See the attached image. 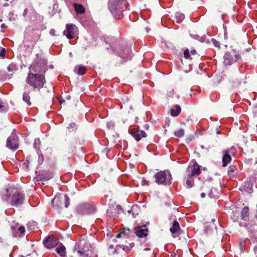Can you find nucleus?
I'll use <instances>...</instances> for the list:
<instances>
[{"label":"nucleus","instance_id":"49530a36","mask_svg":"<svg viewBox=\"0 0 257 257\" xmlns=\"http://www.w3.org/2000/svg\"><path fill=\"white\" fill-rule=\"evenodd\" d=\"M204 146H198V147L195 148V151H197L198 152L200 151L201 149H204Z\"/></svg>","mask_w":257,"mask_h":257},{"label":"nucleus","instance_id":"2f4dec72","mask_svg":"<svg viewBox=\"0 0 257 257\" xmlns=\"http://www.w3.org/2000/svg\"><path fill=\"white\" fill-rule=\"evenodd\" d=\"M185 132L183 128H179L174 132V135L178 138H181L184 136Z\"/></svg>","mask_w":257,"mask_h":257},{"label":"nucleus","instance_id":"b1692460","mask_svg":"<svg viewBox=\"0 0 257 257\" xmlns=\"http://www.w3.org/2000/svg\"><path fill=\"white\" fill-rule=\"evenodd\" d=\"M171 114L173 116H178L181 111V108L179 105H176L174 107L170 110Z\"/></svg>","mask_w":257,"mask_h":257},{"label":"nucleus","instance_id":"774afa93","mask_svg":"<svg viewBox=\"0 0 257 257\" xmlns=\"http://www.w3.org/2000/svg\"><path fill=\"white\" fill-rule=\"evenodd\" d=\"M257 111V107H256L254 109V111Z\"/></svg>","mask_w":257,"mask_h":257},{"label":"nucleus","instance_id":"e433bc0d","mask_svg":"<svg viewBox=\"0 0 257 257\" xmlns=\"http://www.w3.org/2000/svg\"><path fill=\"white\" fill-rule=\"evenodd\" d=\"M8 17L11 21H15L17 19V16L15 15L13 12H10Z\"/></svg>","mask_w":257,"mask_h":257},{"label":"nucleus","instance_id":"69168bd1","mask_svg":"<svg viewBox=\"0 0 257 257\" xmlns=\"http://www.w3.org/2000/svg\"><path fill=\"white\" fill-rule=\"evenodd\" d=\"M9 6V4H4V6L5 7H7V6Z\"/></svg>","mask_w":257,"mask_h":257},{"label":"nucleus","instance_id":"09e8293b","mask_svg":"<svg viewBox=\"0 0 257 257\" xmlns=\"http://www.w3.org/2000/svg\"><path fill=\"white\" fill-rule=\"evenodd\" d=\"M140 134L141 135V137H142L143 138H145L147 136L146 133L144 131H141L140 132Z\"/></svg>","mask_w":257,"mask_h":257},{"label":"nucleus","instance_id":"412c9836","mask_svg":"<svg viewBox=\"0 0 257 257\" xmlns=\"http://www.w3.org/2000/svg\"><path fill=\"white\" fill-rule=\"evenodd\" d=\"M210 187H209L207 190H205L207 192L209 197L211 198L216 199L219 197V193L217 190L215 188H211L209 190Z\"/></svg>","mask_w":257,"mask_h":257},{"label":"nucleus","instance_id":"dca6fc26","mask_svg":"<svg viewBox=\"0 0 257 257\" xmlns=\"http://www.w3.org/2000/svg\"><path fill=\"white\" fill-rule=\"evenodd\" d=\"M19 137L15 130H14L11 136L8 138L7 145H18Z\"/></svg>","mask_w":257,"mask_h":257},{"label":"nucleus","instance_id":"bf43d9fd","mask_svg":"<svg viewBox=\"0 0 257 257\" xmlns=\"http://www.w3.org/2000/svg\"><path fill=\"white\" fill-rule=\"evenodd\" d=\"M112 254H114L115 253H118L117 249L116 248L114 249L113 251H112Z\"/></svg>","mask_w":257,"mask_h":257},{"label":"nucleus","instance_id":"c85d7f7f","mask_svg":"<svg viewBox=\"0 0 257 257\" xmlns=\"http://www.w3.org/2000/svg\"><path fill=\"white\" fill-rule=\"evenodd\" d=\"M7 70L10 72L14 73L18 70V67L16 64L13 63L8 66Z\"/></svg>","mask_w":257,"mask_h":257},{"label":"nucleus","instance_id":"a18cd8bd","mask_svg":"<svg viewBox=\"0 0 257 257\" xmlns=\"http://www.w3.org/2000/svg\"><path fill=\"white\" fill-rule=\"evenodd\" d=\"M107 126L109 129L113 128L114 124L112 122H109L107 123Z\"/></svg>","mask_w":257,"mask_h":257},{"label":"nucleus","instance_id":"c756f323","mask_svg":"<svg viewBox=\"0 0 257 257\" xmlns=\"http://www.w3.org/2000/svg\"><path fill=\"white\" fill-rule=\"evenodd\" d=\"M35 148L37 150V153L39 156L38 162L40 164H42L44 162V156L40 149H38L37 146H34Z\"/></svg>","mask_w":257,"mask_h":257},{"label":"nucleus","instance_id":"a19ab883","mask_svg":"<svg viewBox=\"0 0 257 257\" xmlns=\"http://www.w3.org/2000/svg\"><path fill=\"white\" fill-rule=\"evenodd\" d=\"M7 147L13 151H15L19 148V146H7Z\"/></svg>","mask_w":257,"mask_h":257},{"label":"nucleus","instance_id":"052dcab7","mask_svg":"<svg viewBox=\"0 0 257 257\" xmlns=\"http://www.w3.org/2000/svg\"><path fill=\"white\" fill-rule=\"evenodd\" d=\"M108 248H109V249H114V245H112V244H110V245H109Z\"/></svg>","mask_w":257,"mask_h":257},{"label":"nucleus","instance_id":"ea45409f","mask_svg":"<svg viewBox=\"0 0 257 257\" xmlns=\"http://www.w3.org/2000/svg\"><path fill=\"white\" fill-rule=\"evenodd\" d=\"M193 140H194V137L193 135H189L186 138V142L187 144H189L191 143Z\"/></svg>","mask_w":257,"mask_h":257},{"label":"nucleus","instance_id":"37998d69","mask_svg":"<svg viewBox=\"0 0 257 257\" xmlns=\"http://www.w3.org/2000/svg\"><path fill=\"white\" fill-rule=\"evenodd\" d=\"M212 43L213 44H214V45L216 47H219V42L217 41L215 39H212Z\"/></svg>","mask_w":257,"mask_h":257},{"label":"nucleus","instance_id":"f3484780","mask_svg":"<svg viewBox=\"0 0 257 257\" xmlns=\"http://www.w3.org/2000/svg\"><path fill=\"white\" fill-rule=\"evenodd\" d=\"M136 230L137 235L140 237H144L148 235V230L145 225L137 227Z\"/></svg>","mask_w":257,"mask_h":257},{"label":"nucleus","instance_id":"6e6d98bb","mask_svg":"<svg viewBox=\"0 0 257 257\" xmlns=\"http://www.w3.org/2000/svg\"><path fill=\"white\" fill-rule=\"evenodd\" d=\"M128 165L129 167L131 169H134L135 168V165L132 163H129Z\"/></svg>","mask_w":257,"mask_h":257},{"label":"nucleus","instance_id":"c9c22d12","mask_svg":"<svg viewBox=\"0 0 257 257\" xmlns=\"http://www.w3.org/2000/svg\"><path fill=\"white\" fill-rule=\"evenodd\" d=\"M245 242L243 240H240L238 243V247L239 248V250L240 251V252H242L244 251L245 249Z\"/></svg>","mask_w":257,"mask_h":257},{"label":"nucleus","instance_id":"7ed1b4c3","mask_svg":"<svg viewBox=\"0 0 257 257\" xmlns=\"http://www.w3.org/2000/svg\"><path fill=\"white\" fill-rule=\"evenodd\" d=\"M126 0H109L108 9L111 14L116 15L126 9Z\"/></svg>","mask_w":257,"mask_h":257},{"label":"nucleus","instance_id":"473e14b6","mask_svg":"<svg viewBox=\"0 0 257 257\" xmlns=\"http://www.w3.org/2000/svg\"><path fill=\"white\" fill-rule=\"evenodd\" d=\"M131 134L137 142L139 141L141 139V135L139 131H132Z\"/></svg>","mask_w":257,"mask_h":257},{"label":"nucleus","instance_id":"f03ea898","mask_svg":"<svg viewBox=\"0 0 257 257\" xmlns=\"http://www.w3.org/2000/svg\"><path fill=\"white\" fill-rule=\"evenodd\" d=\"M74 250L80 257H91L92 253L91 244L84 238L80 239L76 242Z\"/></svg>","mask_w":257,"mask_h":257},{"label":"nucleus","instance_id":"5fc2aeb1","mask_svg":"<svg viewBox=\"0 0 257 257\" xmlns=\"http://www.w3.org/2000/svg\"><path fill=\"white\" fill-rule=\"evenodd\" d=\"M216 134L218 135V134H222V133H221V131L219 128H216Z\"/></svg>","mask_w":257,"mask_h":257},{"label":"nucleus","instance_id":"4be33fe9","mask_svg":"<svg viewBox=\"0 0 257 257\" xmlns=\"http://www.w3.org/2000/svg\"><path fill=\"white\" fill-rule=\"evenodd\" d=\"M27 88L28 86H25V91L23 93V99L24 101L26 102L29 106H30L31 104L30 102V97L29 96L30 91L27 90Z\"/></svg>","mask_w":257,"mask_h":257},{"label":"nucleus","instance_id":"a878e982","mask_svg":"<svg viewBox=\"0 0 257 257\" xmlns=\"http://www.w3.org/2000/svg\"><path fill=\"white\" fill-rule=\"evenodd\" d=\"M86 68L82 65L77 66L75 68V72L78 75H83L86 72Z\"/></svg>","mask_w":257,"mask_h":257},{"label":"nucleus","instance_id":"f8f14e48","mask_svg":"<svg viewBox=\"0 0 257 257\" xmlns=\"http://www.w3.org/2000/svg\"><path fill=\"white\" fill-rule=\"evenodd\" d=\"M58 243V240L55 238L53 235L48 236L43 241L44 245L48 248H51L56 246Z\"/></svg>","mask_w":257,"mask_h":257},{"label":"nucleus","instance_id":"603ef678","mask_svg":"<svg viewBox=\"0 0 257 257\" xmlns=\"http://www.w3.org/2000/svg\"><path fill=\"white\" fill-rule=\"evenodd\" d=\"M123 249L125 250L127 253H128L130 251V248L125 246L123 247Z\"/></svg>","mask_w":257,"mask_h":257},{"label":"nucleus","instance_id":"e2e57ef3","mask_svg":"<svg viewBox=\"0 0 257 257\" xmlns=\"http://www.w3.org/2000/svg\"><path fill=\"white\" fill-rule=\"evenodd\" d=\"M191 53L192 55H194L196 53V51L195 50H194L191 51Z\"/></svg>","mask_w":257,"mask_h":257},{"label":"nucleus","instance_id":"338daca9","mask_svg":"<svg viewBox=\"0 0 257 257\" xmlns=\"http://www.w3.org/2000/svg\"><path fill=\"white\" fill-rule=\"evenodd\" d=\"M8 198H9V196H6V200H7Z\"/></svg>","mask_w":257,"mask_h":257},{"label":"nucleus","instance_id":"7c9ffc66","mask_svg":"<svg viewBox=\"0 0 257 257\" xmlns=\"http://www.w3.org/2000/svg\"><path fill=\"white\" fill-rule=\"evenodd\" d=\"M185 16L183 14L177 13L176 14V19L177 23H181L184 19Z\"/></svg>","mask_w":257,"mask_h":257},{"label":"nucleus","instance_id":"2eb2a0df","mask_svg":"<svg viewBox=\"0 0 257 257\" xmlns=\"http://www.w3.org/2000/svg\"><path fill=\"white\" fill-rule=\"evenodd\" d=\"M36 15V12L34 9L31 7L26 8L23 13V16L30 20H32L33 18H35Z\"/></svg>","mask_w":257,"mask_h":257},{"label":"nucleus","instance_id":"aec40b11","mask_svg":"<svg viewBox=\"0 0 257 257\" xmlns=\"http://www.w3.org/2000/svg\"><path fill=\"white\" fill-rule=\"evenodd\" d=\"M73 8L78 15H81L85 13V9L81 4H79L77 3H74L73 4Z\"/></svg>","mask_w":257,"mask_h":257},{"label":"nucleus","instance_id":"0e129e2a","mask_svg":"<svg viewBox=\"0 0 257 257\" xmlns=\"http://www.w3.org/2000/svg\"><path fill=\"white\" fill-rule=\"evenodd\" d=\"M206 187V185L205 184H203V186L202 187V189H204Z\"/></svg>","mask_w":257,"mask_h":257},{"label":"nucleus","instance_id":"39448f33","mask_svg":"<svg viewBox=\"0 0 257 257\" xmlns=\"http://www.w3.org/2000/svg\"><path fill=\"white\" fill-rule=\"evenodd\" d=\"M155 181L158 184H164L165 185L171 184V175L168 173L167 175L165 171H161L155 175Z\"/></svg>","mask_w":257,"mask_h":257},{"label":"nucleus","instance_id":"de8ad7c7","mask_svg":"<svg viewBox=\"0 0 257 257\" xmlns=\"http://www.w3.org/2000/svg\"><path fill=\"white\" fill-rule=\"evenodd\" d=\"M5 54H6V50L5 49H3L0 52V56L4 57L5 56Z\"/></svg>","mask_w":257,"mask_h":257},{"label":"nucleus","instance_id":"680f3d73","mask_svg":"<svg viewBox=\"0 0 257 257\" xmlns=\"http://www.w3.org/2000/svg\"><path fill=\"white\" fill-rule=\"evenodd\" d=\"M206 196V193H202L201 194V197L203 198H204Z\"/></svg>","mask_w":257,"mask_h":257},{"label":"nucleus","instance_id":"4c0bfd02","mask_svg":"<svg viewBox=\"0 0 257 257\" xmlns=\"http://www.w3.org/2000/svg\"><path fill=\"white\" fill-rule=\"evenodd\" d=\"M184 57L186 58V59H191V58L190 57V52H189V51L188 49H186L185 50H184Z\"/></svg>","mask_w":257,"mask_h":257},{"label":"nucleus","instance_id":"393cba45","mask_svg":"<svg viewBox=\"0 0 257 257\" xmlns=\"http://www.w3.org/2000/svg\"><path fill=\"white\" fill-rule=\"evenodd\" d=\"M193 177V176H190V175L188 173L186 180V186L188 188H190L193 186L194 179Z\"/></svg>","mask_w":257,"mask_h":257},{"label":"nucleus","instance_id":"4468645a","mask_svg":"<svg viewBox=\"0 0 257 257\" xmlns=\"http://www.w3.org/2000/svg\"><path fill=\"white\" fill-rule=\"evenodd\" d=\"M11 228L15 236L23 235L25 232V227L23 226H20L19 224L12 225Z\"/></svg>","mask_w":257,"mask_h":257},{"label":"nucleus","instance_id":"20e7f679","mask_svg":"<svg viewBox=\"0 0 257 257\" xmlns=\"http://www.w3.org/2000/svg\"><path fill=\"white\" fill-rule=\"evenodd\" d=\"M46 69V63L44 59H36L30 67L29 72L44 74Z\"/></svg>","mask_w":257,"mask_h":257},{"label":"nucleus","instance_id":"6e6552de","mask_svg":"<svg viewBox=\"0 0 257 257\" xmlns=\"http://www.w3.org/2000/svg\"><path fill=\"white\" fill-rule=\"evenodd\" d=\"M52 203L59 208H67L70 204V199L67 195L64 196H55L52 200Z\"/></svg>","mask_w":257,"mask_h":257},{"label":"nucleus","instance_id":"13d9d810","mask_svg":"<svg viewBox=\"0 0 257 257\" xmlns=\"http://www.w3.org/2000/svg\"><path fill=\"white\" fill-rule=\"evenodd\" d=\"M50 33L51 35L54 36L55 35V30H51Z\"/></svg>","mask_w":257,"mask_h":257},{"label":"nucleus","instance_id":"58836bf2","mask_svg":"<svg viewBox=\"0 0 257 257\" xmlns=\"http://www.w3.org/2000/svg\"><path fill=\"white\" fill-rule=\"evenodd\" d=\"M127 55H123V54H119V56L121 58H122L123 59H125L126 60H130L131 59V56H128V54H129V51L128 50H127Z\"/></svg>","mask_w":257,"mask_h":257},{"label":"nucleus","instance_id":"5701e85b","mask_svg":"<svg viewBox=\"0 0 257 257\" xmlns=\"http://www.w3.org/2000/svg\"><path fill=\"white\" fill-rule=\"evenodd\" d=\"M249 215V208L245 206L241 210L240 217L242 220H246Z\"/></svg>","mask_w":257,"mask_h":257},{"label":"nucleus","instance_id":"423d86ee","mask_svg":"<svg viewBox=\"0 0 257 257\" xmlns=\"http://www.w3.org/2000/svg\"><path fill=\"white\" fill-rule=\"evenodd\" d=\"M240 58V55L237 51L231 50L227 52L224 56L223 63L225 65H230L235 62Z\"/></svg>","mask_w":257,"mask_h":257},{"label":"nucleus","instance_id":"f704fd0d","mask_svg":"<svg viewBox=\"0 0 257 257\" xmlns=\"http://www.w3.org/2000/svg\"><path fill=\"white\" fill-rule=\"evenodd\" d=\"M237 172V169L234 165H231L228 168V173L231 174L232 175L236 174Z\"/></svg>","mask_w":257,"mask_h":257},{"label":"nucleus","instance_id":"c03bdc74","mask_svg":"<svg viewBox=\"0 0 257 257\" xmlns=\"http://www.w3.org/2000/svg\"><path fill=\"white\" fill-rule=\"evenodd\" d=\"M5 103L0 100V110L3 111L5 110Z\"/></svg>","mask_w":257,"mask_h":257},{"label":"nucleus","instance_id":"72a5a7b5","mask_svg":"<svg viewBox=\"0 0 257 257\" xmlns=\"http://www.w3.org/2000/svg\"><path fill=\"white\" fill-rule=\"evenodd\" d=\"M67 129L69 132L75 131L77 129V126L75 123H70L67 126Z\"/></svg>","mask_w":257,"mask_h":257},{"label":"nucleus","instance_id":"3c124183","mask_svg":"<svg viewBox=\"0 0 257 257\" xmlns=\"http://www.w3.org/2000/svg\"><path fill=\"white\" fill-rule=\"evenodd\" d=\"M142 184L143 185H149V183H148V181L145 179H143V180H142Z\"/></svg>","mask_w":257,"mask_h":257},{"label":"nucleus","instance_id":"cd10ccee","mask_svg":"<svg viewBox=\"0 0 257 257\" xmlns=\"http://www.w3.org/2000/svg\"><path fill=\"white\" fill-rule=\"evenodd\" d=\"M66 248L64 245L57 247L56 249V252L59 254L62 257H65L66 256Z\"/></svg>","mask_w":257,"mask_h":257},{"label":"nucleus","instance_id":"6ab92c4d","mask_svg":"<svg viewBox=\"0 0 257 257\" xmlns=\"http://www.w3.org/2000/svg\"><path fill=\"white\" fill-rule=\"evenodd\" d=\"M223 156L222 157V166H226L231 160V156L229 155V152L227 150L223 151Z\"/></svg>","mask_w":257,"mask_h":257},{"label":"nucleus","instance_id":"f257e3e1","mask_svg":"<svg viewBox=\"0 0 257 257\" xmlns=\"http://www.w3.org/2000/svg\"><path fill=\"white\" fill-rule=\"evenodd\" d=\"M26 82L33 87L34 91L40 90L46 83L44 74L29 72L26 78Z\"/></svg>","mask_w":257,"mask_h":257},{"label":"nucleus","instance_id":"bb28decb","mask_svg":"<svg viewBox=\"0 0 257 257\" xmlns=\"http://www.w3.org/2000/svg\"><path fill=\"white\" fill-rule=\"evenodd\" d=\"M180 229V225L178 221H174L173 223L172 226L170 228V230L172 233H175Z\"/></svg>","mask_w":257,"mask_h":257},{"label":"nucleus","instance_id":"ddd939ff","mask_svg":"<svg viewBox=\"0 0 257 257\" xmlns=\"http://www.w3.org/2000/svg\"><path fill=\"white\" fill-rule=\"evenodd\" d=\"M53 177V173L49 171H42L37 175L36 178L38 181H48Z\"/></svg>","mask_w":257,"mask_h":257},{"label":"nucleus","instance_id":"0eeeda50","mask_svg":"<svg viewBox=\"0 0 257 257\" xmlns=\"http://www.w3.org/2000/svg\"><path fill=\"white\" fill-rule=\"evenodd\" d=\"M96 208L94 206L88 203L80 204L76 208V211L80 215H89L95 212Z\"/></svg>","mask_w":257,"mask_h":257},{"label":"nucleus","instance_id":"1a4fd4ad","mask_svg":"<svg viewBox=\"0 0 257 257\" xmlns=\"http://www.w3.org/2000/svg\"><path fill=\"white\" fill-rule=\"evenodd\" d=\"M25 197L21 192H16L12 196L11 204L16 207L20 206L24 202Z\"/></svg>","mask_w":257,"mask_h":257},{"label":"nucleus","instance_id":"9d476101","mask_svg":"<svg viewBox=\"0 0 257 257\" xmlns=\"http://www.w3.org/2000/svg\"><path fill=\"white\" fill-rule=\"evenodd\" d=\"M120 207L115 204H110L107 210V215L110 217L118 216Z\"/></svg>","mask_w":257,"mask_h":257},{"label":"nucleus","instance_id":"79ce46f5","mask_svg":"<svg viewBox=\"0 0 257 257\" xmlns=\"http://www.w3.org/2000/svg\"><path fill=\"white\" fill-rule=\"evenodd\" d=\"M126 230H127L128 231H130V229L129 228H124L123 231H122L121 232L118 233L116 236V238H119L121 236V235L122 233H123Z\"/></svg>","mask_w":257,"mask_h":257},{"label":"nucleus","instance_id":"a211bd4d","mask_svg":"<svg viewBox=\"0 0 257 257\" xmlns=\"http://www.w3.org/2000/svg\"><path fill=\"white\" fill-rule=\"evenodd\" d=\"M191 171H188V174H190V176H197L199 175L201 173L200 166L196 162L194 163L193 165V167L191 168Z\"/></svg>","mask_w":257,"mask_h":257},{"label":"nucleus","instance_id":"9b49d317","mask_svg":"<svg viewBox=\"0 0 257 257\" xmlns=\"http://www.w3.org/2000/svg\"><path fill=\"white\" fill-rule=\"evenodd\" d=\"M76 29V27L75 25L73 24H67L66 30L64 31V34L68 39H72L74 37L75 30Z\"/></svg>","mask_w":257,"mask_h":257},{"label":"nucleus","instance_id":"864d4df0","mask_svg":"<svg viewBox=\"0 0 257 257\" xmlns=\"http://www.w3.org/2000/svg\"><path fill=\"white\" fill-rule=\"evenodd\" d=\"M46 151L50 155H51L52 154L51 149L48 147L46 149Z\"/></svg>","mask_w":257,"mask_h":257},{"label":"nucleus","instance_id":"4d7b16f0","mask_svg":"<svg viewBox=\"0 0 257 257\" xmlns=\"http://www.w3.org/2000/svg\"><path fill=\"white\" fill-rule=\"evenodd\" d=\"M1 27L2 29H5L7 28V26L5 24H3L1 25Z\"/></svg>","mask_w":257,"mask_h":257},{"label":"nucleus","instance_id":"8fccbe9b","mask_svg":"<svg viewBox=\"0 0 257 257\" xmlns=\"http://www.w3.org/2000/svg\"><path fill=\"white\" fill-rule=\"evenodd\" d=\"M40 143V140L39 138H37L35 140L34 145H39Z\"/></svg>","mask_w":257,"mask_h":257}]
</instances>
